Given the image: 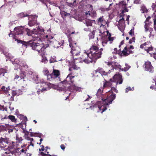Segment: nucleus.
<instances>
[{
  "label": "nucleus",
  "mask_w": 156,
  "mask_h": 156,
  "mask_svg": "<svg viewBox=\"0 0 156 156\" xmlns=\"http://www.w3.org/2000/svg\"><path fill=\"white\" fill-rule=\"evenodd\" d=\"M31 77L35 83L38 84V87L37 88V92L38 94H39V92H43L49 89V88L48 87L47 88L44 87V85H48V84L44 81L43 79H41L39 80L38 75L36 73H33V76H31Z\"/></svg>",
  "instance_id": "nucleus-6"
},
{
  "label": "nucleus",
  "mask_w": 156,
  "mask_h": 156,
  "mask_svg": "<svg viewBox=\"0 0 156 156\" xmlns=\"http://www.w3.org/2000/svg\"><path fill=\"white\" fill-rule=\"evenodd\" d=\"M16 137L17 140L19 143L22 141L23 140L22 137L19 136L18 134L16 135Z\"/></svg>",
  "instance_id": "nucleus-35"
},
{
  "label": "nucleus",
  "mask_w": 156,
  "mask_h": 156,
  "mask_svg": "<svg viewBox=\"0 0 156 156\" xmlns=\"http://www.w3.org/2000/svg\"><path fill=\"white\" fill-rule=\"evenodd\" d=\"M140 47L141 48H143L147 53H149L151 55H152L151 52L154 51V49L150 43L149 42H145L141 44Z\"/></svg>",
  "instance_id": "nucleus-8"
},
{
  "label": "nucleus",
  "mask_w": 156,
  "mask_h": 156,
  "mask_svg": "<svg viewBox=\"0 0 156 156\" xmlns=\"http://www.w3.org/2000/svg\"><path fill=\"white\" fill-rule=\"evenodd\" d=\"M47 75V78L48 80H53L55 79L52 73L51 74H48Z\"/></svg>",
  "instance_id": "nucleus-31"
},
{
  "label": "nucleus",
  "mask_w": 156,
  "mask_h": 156,
  "mask_svg": "<svg viewBox=\"0 0 156 156\" xmlns=\"http://www.w3.org/2000/svg\"><path fill=\"white\" fill-rule=\"evenodd\" d=\"M124 43V41H122L121 42V43H120V45H119V47L120 48V46H121V45H122Z\"/></svg>",
  "instance_id": "nucleus-60"
},
{
  "label": "nucleus",
  "mask_w": 156,
  "mask_h": 156,
  "mask_svg": "<svg viewBox=\"0 0 156 156\" xmlns=\"http://www.w3.org/2000/svg\"><path fill=\"white\" fill-rule=\"evenodd\" d=\"M145 70L150 72H152L153 71V67L152 66L151 63L149 62H145Z\"/></svg>",
  "instance_id": "nucleus-17"
},
{
  "label": "nucleus",
  "mask_w": 156,
  "mask_h": 156,
  "mask_svg": "<svg viewBox=\"0 0 156 156\" xmlns=\"http://www.w3.org/2000/svg\"><path fill=\"white\" fill-rule=\"evenodd\" d=\"M4 109V107L3 106H2L0 105V110H3Z\"/></svg>",
  "instance_id": "nucleus-59"
},
{
  "label": "nucleus",
  "mask_w": 156,
  "mask_h": 156,
  "mask_svg": "<svg viewBox=\"0 0 156 156\" xmlns=\"http://www.w3.org/2000/svg\"><path fill=\"white\" fill-rule=\"evenodd\" d=\"M129 16H128L127 17V18L126 19V21H129Z\"/></svg>",
  "instance_id": "nucleus-64"
},
{
  "label": "nucleus",
  "mask_w": 156,
  "mask_h": 156,
  "mask_svg": "<svg viewBox=\"0 0 156 156\" xmlns=\"http://www.w3.org/2000/svg\"><path fill=\"white\" fill-rule=\"evenodd\" d=\"M36 133H34L33 132H30V135L31 136H35V134Z\"/></svg>",
  "instance_id": "nucleus-56"
},
{
  "label": "nucleus",
  "mask_w": 156,
  "mask_h": 156,
  "mask_svg": "<svg viewBox=\"0 0 156 156\" xmlns=\"http://www.w3.org/2000/svg\"><path fill=\"white\" fill-rule=\"evenodd\" d=\"M61 148L62 150H64L65 149V147L64 145H63V144H62L61 145Z\"/></svg>",
  "instance_id": "nucleus-58"
},
{
  "label": "nucleus",
  "mask_w": 156,
  "mask_h": 156,
  "mask_svg": "<svg viewBox=\"0 0 156 156\" xmlns=\"http://www.w3.org/2000/svg\"><path fill=\"white\" fill-rule=\"evenodd\" d=\"M6 72V71L4 69H1L0 70V75L2 74V73H4Z\"/></svg>",
  "instance_id": "nucleus-47"
},
{
  "label": "nucleus",
  "mask_w": 156,
  "mask_h": 156,
  "mask_svg": "<svg viewBox=\"0 0 156 156\" xmlns=\"http://www.w3.org/2000/svg\"><path fill=\"white\" fill-rule=\"evenodd\" d=\"M108 66H112L114 69H119L121 70L122 71H126L129 69L130 68V66L127 63H125V65L126 67H125L123 69H121V66L118 64L116 62H113L112 64L110 62H108Z\"/></svg>",
  "instance_id": "nucleus-7"
},
{
  "label": "nucleus",
  "mask_w": 156,
  "mask_h": 156,
  "mask_svg": "<svg viewBox=\"0 0 156 156\" xmlns=\"http://www.w3.org/2000/svg\"><path fill=\"white\" fill-rule=\"evenodd\" d=\"M101 10L102 11V12H104L105 11H108L109 10L108 8H107L106 9H105L103 8H100Z\"/></svg>",
  "instance_id": "nucleus-42"
},
{
  "label": "nucleus",
  "mask_w": 156,
  "mask_h": 156,
  "mask_svg": "<svg viewBox=\"0 0 156 156\" xmlns=\"http://www.w3.org/2000/svg\"><path fill=\"white\" fill-rule=\"evenodd\" d=\"M44 74H45L46 75L48 74V73H49L48 71L47 70H46V69L44 70Z\"/></svg>",
  "instance_id": "nucleus-54"
},
{
  "label": "nucleus",
  "mask_w": 156,
  "mask_h": 156,
  "mask_svg": "<svg viewBox=\"0 0 156 156\" xmlns=\"http://www.w3.org/2000/svg\"><path fill=\"white\" fill-rule=\"evenodd\" d=\"M101 101L97 102L95 104L92 105L88 104L89 106V108L91 109H94L97 107L100 111H101V113L105 111L108 107L109 105L111 104L112 101L115 98V94H112L109 97L106 99H104L101 97Z\"/></svg>",
  "instance_id": "nucleus-3"
},
{
  "label": "nucleus",
  "mask_w": 156,
  "mask_h": 156,
  "mask_svg": "<svg viewBox=\"0 0 156 156\" xmlns=\"http://www.w3.org/2000/svg\"><path fill=\"white\" fill-rule=\"evenodd\" d=\"M14 79V80H21L20 76H19V75H17V74H15Z\"/></svg>",
  "instance_id": "nucleus-38"
},
{
  "label": "nucleus",
  "mask_w": 156,
  "mask_h": 156,
  "mask_svg": "<svg viewBox=\"0 0 156 156\" xmlns=\"http://www.w3.org/2000/svg\"><path fill=\"white\" fill-rule=\"evenodd\" d=\"M48 83V85H45L44 86V87H46V86L51 87L55 89H57L58 90L59 87H58V86L56 85H54L53 84H51L50 83Z\"/></svg>",
  "instance_id": "nucleus-24"
},
{
  "label": "nucleus",
  "mask_w": 156,
  "mask_h": 156,
  "mask_svg": "<svg viewBox=\"0 0 156 156\" xmlns=\"http://www.w3.org/2000/svg\"><path fill=\"white\" fill-rule=\"evenodd\" d=\"M23 29L24 27L22 26L16 27L14 28L13 33L16 35L22 34Z\"/></svg>",
  "instance_id": "nucleus-15"
},
{
  "label": "nucleus",
  "mask_w": 156,
  "mask_h": 156,
  "mask_svg": "<svg viewBox=\"0 0 156 156\" xmlns=\"http://www.w3.org/2000/svg\"><path fill=\"white\" fill-rule=\"evenodd\" d=\"M114 51L112 52L113 54H119V52L118 51H117L116 48H115L114 49Z\"/></svg>",
  "instance_id": "nucleus-44"
},
{
  "label": "nucleus",
  "mask_w": 156,
  "mask_h": 156,
  "mask_svg": "<svg viewBox=\"0 0 156 156\" xmlns=\"http://www.w3.org/2000/svg\"><path fill=\"white\" fill-rule=\"evenodd\" d=\"M25 138L27 140L30 141V145H29V146L31 145L32 146H34V144L32 142L33 141V138H30L27 136H26Z\"/></svg>",
  "instance_id": "nucleus-30"
},
{
  "label": "nucleus",
  "mask_w": 156,
  "mask_h": 156,
  "mask_svg": "<svg viewBox=\"0 0 156 156\" xmlns=\"http://www.w3.org/2000/svg\"><path fill=\"white\" fill-rule=\"evenodd\" d=\"M33 73H34L32 71H29L28 72V74L29 75H31V76H33Z\"/></svg>",
  "instance_id": "nucleus-51"
},
{
  "label": "nucleus",
  "mask_w": 156,
  "mask_h": 156,
  "mask_svg": "<svg viewBox=\"0 0 156 156\" xmlns=\"http://www.w3.org/2000/svg\"><path fill=\"white\" fill-rule=\"evenodd\" d=\"M55 43L56 44H58L60 45V47H61V45H62L64 43V41H62L61 42V43H58V42H57V41H55Z\"/></svg>",
  "instance_id": "nucleus-41"
},
{
  "label": "nucleus",
  "mask_w": 156,
  "mask_h": 156,
  "mask_svg": "<svg viewBox=\"0 0 156 156\" xmlns=\"http://www.w3.org/2000/svg\"><path fill=\"white\" fill-rule=\"evenodd\" d=\"M8 119L12 122H15L16 121V119L15 117L12 115H9L8 117Z\"/></svg>",
  "instance_id": "nucleus-26"
},
{
  "label": "nucleus",
  "mask_w": 156,
  "mask_h": 156,
  "mask_svg": "<svg viewBox=\"0 0 156 156\" xmlns=\"http://www.w3.org/2000/svg\"><path fill=\"white\" fill-rule=\"evenodd\" d=\"M25 30L27 32V34L28 36L32 37L33 39L29 41L28 43L17 39L15 36L12 35V37H13V40L15 41H17L18 43L22 44L25 47L27 46L28 43H29L31 44L32 49L34 50L38 51V54L40 55H44V49L46 47L44 46V45L43 44L36 43L32 41H33L38 40L41 37L40 34L38 33L36 31H35L36 30L35 29H33L32 31H30L29 29L27 28H26Z\"/></svg>",
  "instance_id": "nucleus-2"
},
{
  "label": "nucleus",
  "mask_w": 156,
  "mask_h": 156,
  "mask_svg": "<svg viewBox=\"0 0 156 156\" xmlns=\"http://www.w3.org/2000/svg\"><path fill=\"white\" fill-rule=\"evenodd\" d=\"M140 0H134V3L135 4H138Z\"/></svg>",
  "instance_id": "nucleus-55"
},
{
  "label": "nucleus",
  "mask_w": 156,
  "mask_h": 156,
  "mask_svg": "<svg viewBox=\"0 0 156 156\" xmlns=\"http://www.w3.org/2000/svg\"><path fill=\"white\" fill-rule=\"evenodd\" d=\"M37 17L36 15H30L28 16V24L30 27H32L36 23Z\"/></svg>",
  "instance_id": "nucleus-12"
},
{
  "label": "nucleus",
  "mask_w": 156,
  "mask_h": 156,
  "mask_svg": "<svg viewBox=\"0 0 156 156\" xmlns=\"http://www.w3.org/2000/svg\"><path fill=\"white\" fill-rule=\"evenodd\" d=\"M112 85L111 83L108 82H107L104 83L103 86L104 88H105L106 87H110Z\"/></svg>",
  "instance_id": "nucleus-37"
},
{
  "label": "nucleus",
  "mask_w": 156,
  "mask_h": 156,
  "mask_svg": "<svg viewBox=\"0 0 156 156\" xmlns=\"http://www.w3.org/2000/svg\"><path fill=\"white\" fill-rule=\"evenodd\" d=\"M54 78L58 77L60 73L59 70L53 69L52 73H51Z\"/></svg>",
  "instance_id": "nucleus-20"
},
{
  "label": "nucleus",
  "mask_w": 156,
  "mask_h": 156,
  "mask_svg": "<svg viewBox=\"0 0 156 156\" xmlns=\"http://www.w3.org/2000/svg\"><path fill=\"white\" fill-rule=\"evenodd\" d=\"M44 55H41L42 56V59H41V62L45 64L48 62V60L47 58L44 56Z\"/></svg>",
  "instance_id": "nucleus-28"
},
{
  "label": "nucleus",
  "mask_w": 156,
  "mask_h": 156,
  "mask_svg": "<svg viewBox=\"0 0 156 156\" xmlns=\"http://www.w3.org/2000/svg\"><path fill=\"white\" fill-rule=\"evenodd\" d=\"M5 87L4 86H3L1 88V90H4L5 89Z\"/></svg>",
  "instance_id": "nucleus-62"
},
{
  "label": "nucleus",
  "mask_w": 156,
  "mask_h": 156,
  "mask_svg": "<svg viewBox=\"0 0 156 156\" xmlns=\"http://www.w3.org/2000/svg\"><path fill=\"white\" fill-rule=\"evenodd\" d=\"M12 96L13 97L16 94V92L14 90L12 91Z\"/></svg>",
  "instance_id": "nucleus-52"
},
{
  "label": "nucleus",
  "mask_w": 156,
  "mask_h": 156,
  "mask_svg": "<svg viewBox=\"0 0 156 156\" xmlns=\"http://www.w3.org/2000/svg\"><path fill=\"white\" fill-rule=\"evenodd\" d=\"M134 90L133 88V87L131 88L130 87H129L127 88H126V92L127 93L129 90Z\"/></svg>",
  "instance_id": "nucleus-39"
},
{
  "label": "nucleus",
  "mask_w": 156,
  "mask_h": 156,
  "mask_svg": "<svg viewBox=\"0 0 156 156\" xmlns=\"http://www.w3.org/2000/svg\"><path fill=\"white\" fill-rule=\"evenodd\" d=\"M103 88L102 87H101L98 89L96 94L97 97H98L102 94V93L103 91Z\"/></svg>",
  "instance_id": "nucleus-29"
},
{
  "label": "nucleus",
  "mask_w": 156,
  "mask_h": 156,
  "mask_svg": "<svg viewBox=\"0 0 156 156\" xmlns=\"http://www.w3.org/2000/svg\"><path fill=\"white\" fill-rule=\"evenodd\" d=\"M41 155H42V156H57L56 155H52V156H51V155H50V154H44L43 152H41Z\"/></svg>",
  "instance_id": "nucleus-40"
},
{
  "label": "nucleus",
  "mask_w": 156,
  "mask_h": 156,
  "mask_svg": "<svg viewBox=\"0 0 156 156\" xmlns=\"http://www.w3.org/2000/svg\"><path fill=\"white\" fill-rule=\"evenodd\" d=\"M30 15H28L26 13H21L19 15V16L23 18L26 16H29Z\"/></svg>",
  "instance_id": "nucleus-32"
},
{
  "label": "nucleus",
  "mask_w": 156,
  "mask_h": 156,
  "mask_svg": "<svg viewBox=\"0 0 156 156\" xmlns=\"http://www.w3.org/2000/svg\"><path fill=\"white\" fill-rule=\"evenodd\" d=\"M111 90L113 92L114 91L116 93L118 92L117 90L114 87H111Z\"/></svg>",
  "instance_id": "nucleus-46"
},
{
  "label": "nucleus",
  "mask_w": 156,
  "mask_h": 156,
  "mask_svg": "<svg viewBox=\"0 0 156 156\" xmlns=\"http://www.w3.org/2000/svg\"><path fill=\"white\" fill-rule=\"evenodd\" d=\"M94 21V20H87L85 21V24L86 26L87 27H91L92 23Z\"/></svg>",
  "instance_id": "nucleus-23"
},
{
  "label": "nucleus",
  "mask_w": 156,
  "mask_h": 156,
  "mask_svg": "<svg viewBox=\"0 0 156 156\" xmlns=\"http://www.w3.org/2000/svg\"><path fill=\"white\" fill-rule=\"evenodd\" d=\"M74 77V76H72L71 73H70L68 75L66 79L61 82L62 84L65 85H63L64 87L62 88V89L66 90L67 87L70 91L73 92H80L82 91V88L81 87H77L73 83V79Z\"/></svg>",
  "instance_id": "nucleus-4"
},
{
  "label": "nucleus",
  "mask_w": 156,
  "mask_h": 156,
  "mask_svg": "<svg viewBox=\"0 0 156 156\" xmlns=\"http://www.w3.org/2000/svg\"><path fill=\"white\" fill-rule=\"evenodd\" d=\"M69 45L70 48L72 47L73 46H76V44L72 41V39L71 38H69Z\"/></svg>",
  "instance_id": "nucleus-27"
},
{
  "label": "nucleus",
  "mask_w": 156,
  "mask_h": 156,
  "mask_svg": "<svg viewBox=\"0 0 156 156\" xmlns=\"http://www.w3.org/2000/svg\"><path fill=\"white\" fill-rule=\"evenodd\" d=\"M118 27L120 31L122 32L123 31L125 28V24L124 19L123 17L119 20Z\"/></svg>",
  "instance_id": "nucleus-14"
},
{
  "label": "nucleus",
  "mask_w": 156,
  "mask_h": 156,
  "mask_svg": "<svg viewBox=\"0 0 156 156\" xmlns=\"http://www.w3.org/2000/svg\"><path fill=\"white\" fill-rule=\"evenodd\" d=\"M126 4L124 1L120 2L119 4V6L122 14L128 12L129 10L127 8Z\"/></svg>",
  "instance_id": "nucleus-13"
},
{
  "label": "nucleus",
  "mask_w": 156,
  "mask_h": 156,
  "mask_svg": "<svg viewBox=\"0 0 156 156\" xmlns=\"http://www.w3.org/2000/svg\"><path fill=\"white\" fill-rule=\"evenodd\" d=\"M98 23L103 24V25H105V24L108 25V23L107 22L105 21L103 19V16H101L98 19Z\"/></svg>",
  "instance_id": "nucleus-21"
},
{
  "label": "nucleus",
  "mask_w": 156,
  "mask_h": 156,
  "mask_svg": "<svg viewBox=\"0 0 156 156\" xmlns=\"http://www.w3.org/2000/svg\"><path fill=\"white\" fill-rule=\"evenodd\" d=\"M108 62L107 64H108ZM108 66V65H107ZM111 66V67H112V69H111V70H109L108 72H106L104 70L102 69H98L97 70L98 72L101 75L103 76L104 78H106L108 76H109V74L110 73L111 71H112V70L114 69L112 66Z\"/></svg>",
  "instance_id": "nucleus-11"
},
{
  "label": "nucleus",
  "mask_w": 156,
  "mask_h": 156,
  "mask_svg": "<svg viewBox=\"0 0 156 156\" xmlns=\"http://www.w3.org/2000/svg\"><path fill=\"white\" fill-rule=\"evenodd\" d=\"M128 48L127 47H125L124 49L122 51V55L126 56L129 55L130 53H133V52L131 50H128Z\"/></svg>",
  "instance_id": "nucleus-18"
},
{
  "label": "nucleus",
  "mask_w": 156,
  "mask_h": 156,
  "mask_svg": "<svg viewBox=\"0 0 156 156\" xmlns=\"http://www.w3.org/2000/svg\"><path fill=\"white\" fill-rule=\"evenodd\" d=\"M87 96L88 97V98L85 100V101H88L90 98V96H89V95H87Z\"/></svg>",
  "instance_id": "nucleus-61"
},
{
  "label": "nucleus",
  "mask_w": 156,
  "mask_h": 156,
  "mask_svg": "<svg viewBox=\"0 0 156 156\" xmlns=\"http://www.w3.org/2000/svg\"><path fill=\"white\" fill-rule=\"evenodd\" d=\"M135 40V38L133 37L132 39H130L129 41V43L130 44L132 43L133 42H134Z\"/></svg>",
  "instance_id": "nucleus-45"
},
{
  "label": "nucleus",
  "mask_w": 156,
  "mask_h": 156,
  "mask_svg": "<svg viewBox=\"0 0 156 156\" xmlns=\"http://www.w3.org/2000/svg\"><path fill=\"white\" fill-rule=\"evenodd\" d=\"M150 16L148 17L146 19L145 22V25L144 26V28L145 29V31H147L148 30V27L147 25V23H148L149 19L150 18Z\"/></svg>",
  "instance_id": "nucleus-25"
},
{
  "label": "nucleus",
  "mask_w": 156,
  "mask_h": 156,
  "mask_svg": "<svg viewBox=\"0 0 156 156\" xmlns=\"http://www.w3.org/2000/svg\"><path fill=\"white\" fill-rule=\"evenodd\" d=\"M74 59H73L72 61H69V64L71 66V67L69 68V71L71 70L72 69L75 70H78L79 68V67H77L76 66L74 63L75 62V61H74Z\"/></svg>",
  "instance_id": "nucleus-19"
},
{
  "label": "nucleus",
  "mask_w": 156,
  "mask_h": 156,
  "mask_svg": "<svg viewBox=\"0 0 156 156\" xmlns=\"http://www.w3.org/2000/svg\"><path fill=\"white\" fill-rule=\"evenodd\" d=\"M110 80L112 82H116V85L118 82L119 84H121L123 81L122 76L119 74H116L113 76V79H110Z\"/></svg>",
  "instance_id": "nucleus-10"
},
{
  "label": "nucleus",
  "mask_w": 156,
  "mask_h": 156,
  "mask_svg": "<svg viewBox=\"0 0 156 156\" xmlns=\"http://www.w3.org/2000/svg\"><path fill=\"white\" fill-rule=\"evenodd\" d=\"M95 34V32L94 30H93V31L89 34V39H93L94 37V35Z\"/></svg>",
  "instance_id": "nucleus-33"
},
{
  "label": "nucleus",
  "mask_w": 156,
  "mask_h": 156,
  "mask_svg": "<svg viewBox=\"0 0 156 156\" xmlns=\"http://www.w3.org/2000/svg\"><path fill=\"white\" fill-rule=\"evenodd\" d=\"M15 66V69H17L19 68L20 71V79H24L26 77V73L23 71L21 70L23 68L24 69H26L28 68V66L26 64L25 62L22 60L21 59H16L13 63Z\"/></svg>",
  "instance_id": "nucleus-5"
},
{
  "label": "nucleus",
  "mask_w": 156,
  "mask_h": 156,
  "mask_svg": "<svg viewBox=\"0 0 156 156\" xmlns=\"http://www.w3.org/2000/svg\"><path fill=\"white\" fill-rule=\"evenodd\" d=\"M129 35L131 36L133 35L134 34V30L132 29L129 32Z\"/></svg>",
  "instance_id": "nucleus-43"
},
{
  "label": "nucleus",
  "mask_w": 156,
  "mask_h": 156,
  "mask_svg": "<svg viewBox=\"0 0 156 156\" xmlns=\"http://www.w3.org/2000/svg\"><path fill=\"white\" fill-rule=\"evenodd\" d=\"M126 47H127V48H128V50H130V49H134V47L132 45H130L129 46H126ZM128 49V48H127Z\"/></svg>",
  "instance_id": "nucleus-50"
},
{
  "label": "nucleus",
  "mask_w": 156,
  "mask_h": 156,
  "mask_svg": "<svg viewBox=\"0 0 156 156\" xmlns=\"http://www.w3.org/2000/svg\"><path fill=\"white\" fill-rule=\"evenodd\" d=\"M3 126L4 127H6L8 129L11 126L9 123H7V124H5V126Z\"/></svg>",
  "instance_id": "nucleus-49"
},
{
  "label": "nucleus",
  "mask_w": 156,
  "mask_h": 156,
  "mask_svg": "<svg viewBox=\"0 0 156 156\" xmlns=\"http://www.w3.org/2000/svg\"><path fill=\"white\" fill-rule=\"evenodd\" d=\"M106 32L108 35L102 38V44L103 46H106L108 41H109L110 43L111 44L112 42L114 40L113 37H111V34L109 33L108 31H107Z\"/></svg>",
  "instance_id": "nucleus-9"
},
{
  "label": "nucleus",
  "mask_w": 156,
  "mask_h": 156,
  "mask_svg": "<svg viewBox=\"0 0 156 156\" xmlns=\"http://www.w3.org/2000/svg\"><path fill=\"white\" fill-rule=\"evenodd\" d=\"M52 4L54 5V6H57V7H58L59 8V9H60V6H58L57 4L55 3H54V2H53V3Z\"/></svg>",
  "instance_id": "nucleus-57"
},
{
  "label": "nucleus",
  "mask_w": 156,
  "mask_h": 156,
  "mask_svg": "<svg viewBox=\"0 0 156 156\" xmlns=\"http://www.w3.org/2000/svg\"><path fill=\"white\" fill-rule=\"evenodd\" d=\"M71 53L72 54L74 60L78 59L79 62H84L86 63H89L92 62H95L96 60L101 57V55L102 48L99 50L96 46H92L90 49L84 51L83 53L81 56L78 58L76 56L79 55L80 51V49L79 47L73 46L71 47Z\"/></svg>",
  "instance_id": "nucleus-1"
},
{
  "label": "nucleus",
  "mask_w": 156,
  "mask_h": 156,
  "mask_svg": "<svg viewBox=\"0 0 156 156\" xmlns=\"http://www.w3.org/2000/svg\"><path fill=\"white\" fill-rule=\"evenodd\" d=\"M152 7L153 9L154 10V12L152 15V17L154 18L153 20L154 21V30H156V5L153 3Z\"/></svg>",
  "instance_id": "nucleus-16"
},
{
  "label": "nucleus",
  "mask_w": 156,
  "mask_h": 156,
  "mask_svg": "<svg viewBox=\"0 0 156 156\" xmlns=\"http://www.w3.org/2000/svg\"><path fill=\"white\" fill-rule=\"evenodd\" d=\"M56 57L55 56L51 57L50 59V62L53 63L56 62Z\"/></svg>",
  "instance_id": "nucleus-36"
},
{
  "label": "nucleus",
  "mask_w": 156,
  "mask_h": 156,
  "mask_svg": "<svg viewBox=\"0 0 156 156\" xmlns=\"http://www.w3.org/2000/svg\"><path fill=\"white\" fill-rule=\"evenodd\" d=\"M9 90L10 88L9 87H7L5 88V89L4 91L6 94H7L8 91Z\"/></svg>",
  "instance_id": "nucleus-48"
},
{
  "label": "nucleus",
  "mask_w": 156,
  "mask_h": 156,
  "mask_svg": "<svg viewBox=\"0 0 156 156\" xmlns=\"http://www.w3.org/2000/svg\"><path fill=\"white\" fill-rule=\"evenodd\" d=\"M10 109V110L11 111H12L14 109V108L12 107H11V106H9V107Z\"/></svg>",
  "instance_id": "nucleus-63"
},
{
  "label": "nucleus",
  "mask_w": 156,
  "mask_h": 156,
  "mask_svg": "<svg viewBox=\"0 0 156 156\" xmlns=\"http://www.w3.org/2000/svg\"><path fill=\"white\" fill-rule=\"evenodd\" d=\"M85 14L87 16L89 15L92 17H95L96 15L95 12L94 11L91 12L88 11L87 12H86L85 13Z\"/></svg>",
  "instance_id": "nucleus-22"
},
{
  "label": "nucleus",
  "mask_w": 156,
  "mask_h": 156,
  "mask_svg": "<svg viewBox=\"0 0 156 156\" xmlns=\"http://www.w3.org/2000/svg\"><path fill=\"white\" fill-rule=\"evenodd\" d=\"M151 53H152V55H151V56H152V54H153V55L152 56H153V57L154 58V59L156 60V54H154L153 52V51H152Z\"/></svg>",
  "instance_id": "nucleus-53"
},
{
  "label": "nucleus",
  "mask_w": 156,
  "mask_h": 156,
  "mask_svg": "<svg viewBox=\"0 0 156 156\" xmlns=\"http://www.w3.org/2000/svg\"><path fill=\"white\" fill-rule=\"evenodd\" d=\"M141 12L143 13L147 12V10L146 7L144 6H142L141 9Z\"/></svg>",
  "instance_id": "nucleus-34"
}]
</instances>
